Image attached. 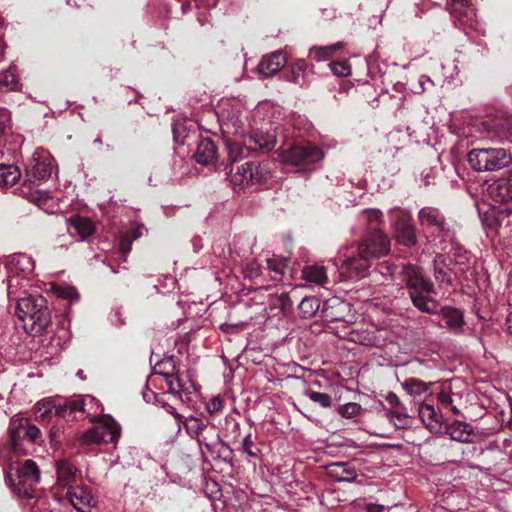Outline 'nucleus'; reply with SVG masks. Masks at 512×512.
I'll return each instance as SVG.
<instances>
[{"mask_svg": "<svg viewBox=\"0 0 512 512\" xmlns=\"http://www.w3.org/2000/svg\"><path fill=\"white\" fill-rule=\"evenodd\" d=\"M16 315L22 322L25 332L34 336L42 334L51 322L47 301L40 295L19 298Z\"/></svg>", "mask_w": 512, "mask_h": 512, "instance_id": "f257e3e1", "label": "nucleus"}, {"mask_svg": "<svg viewBox=\"0 0 512 512\" xmlns=\"http://www.w3.org/2000/svg\"><path fill=\"white\" fill-rule=\"evenodd\" d=\"M40 482V470L35 461L25 460L22 464L10 463L7 469V483L19 497H34L35 486Z\"/></svg>", "mask_w": 512, "mask_h": 512, "instance_id": "f03ea898", "label": "nucleus"}, {"mask_svg": "<svg viewBox=\"0 0 512 512\" xmlns=\"http://www.w3.org/2000/svg\"><path fill=\"white\" fill-rule=\"evenodd\" d=\"M52 170L50 155L45 152H35L27 161L21 193L31 200L38 198L40 192L37 187L51 177Z\"/></svg>", "mask_w": 512, "mask_h": 512, "instance_id": "7ed1b4c3", "label": "nucleus"}, {"mask_svg": "<svg viewBox=\"0 0 512 512\" xmlns=\"http://www.w3.org/2000/svg\"><path fill=\"white\" fill-rule=\"evenodd\" d=\"M468 163L477 172H493L508 167L512 155L503 148H479L468 153Z\"/></svg>", "mask_w": 512, "mask_h": 512, "instance_id": "20e7f679", "label": "nucleus"}, {"mask_svg": "<svg viewBox=\"0 0 512 512\" xmlns=\"http://www.w3.org/2000/svg\"><path fill=\"white\" fill-rule=\"evenodd\" d=\"M93 421L94 426L83 432L78 438L81 446L101 445L118 441L121 428L112 417L105 415Z\"/></svg>", "mask_w": 512, "mask_h": 512, "instance_id": "39448f33", "label": "nucleus"}, {"mask_svg": "<svg viewBox=\"0 0 512 512\" xmlns=\"http://www.w3.org/2000/svg\"><path fill=\"white\" fill-rule=\"evenodd\" d=\"M420 226L431 235L447 238L452 230L443 213L435 207H423L418 212Z\"/></svg>", "mask_w": 512, "mask_h": 512, "instance_id": "423d86ee", "label": "nucleus"}, {"mask_svg": "<svg viewBox=\"0 0 512 512\" xmlns=\"http://www.w3.org/2000/svg\"><path fill=\"white\" fill-rule=\"evenodd\" d=\"M279 157L281 162L284 164L300 166L313 164L322 160L324 158V153L319 147L307 144L292 146L283 150Z\"/></svg>", "mask_w": 512, "mask_h": 512, "instance_id": "0eeeda50", "label": "nucleus"}, {"mask_svg": "<svg viewBox=\"0 0 512 512\" xmlns=\"http://www.w3.org/2000/svg\"><path fill=\"white\" fill-rule=\"evenodd\" d=\"M268 170L265 165L256 162H246L237 168L231 175V182L235 186H245L251 182L262 183L268 180Z\"/></svg>", "mask_w": 512, "mask_h": 512, "instance_id": "6e6552de", "label": "nucleus"}, {"mask_svg": "<svg viewBox=\"0 0 512 512\" xmlns=\"http://www.w3.org/2000/svg\"><path fill=\"white\" fill-rule=\"evenodd\" d=\"M369 268L370 258L358 248L357 255L342 260L340 273L348 279L359 280L368 275Z\"/></svg>", "mask_w": 512, "mask_h": 512, "instance_id": "1a4fd4ad", "label": "nucleus"}, {"mask_svg": "<svg viewBox=\"0 0 512 512\" xmlns=\"http://www.w3.org/2000/svg\"><path fill=\"white\" fill-rule=\"evenodd\" d=\"M359 249L370 259L378 258L389 253L390 241L381 230L370 231L359 244Z\"/></svg>", "mask_w": 512, "mask_h": 512, "instance_id": "9d476101", "label": "nucleus"}, {"mask_svg": "<svg viewBox=\"0 0 512 512\" xmlns=\"http://www.w3.org/2000/svg\"><path fill=\"white\" fill-rule=\"evenodd\" d=\"M403 280L406 282L409 294L412 292L435 293L434 284L424 276L423 270L415 265H406L402 270Z\"/></svg>", "mask_w": 512, "mask_h": 512, "instance_id": "9b49d317", "label": "nucleus"}, {"mask_svg": "<svg viewBox=\"0 0 512 512\" xmlns=\"http://www.w3.org/2000/svg\"><path fill=\"white\" fill-rule=\"evenodd\" d=\"M41 432L38 427L23 422L22 420L13 421L10 429L11 448L13 452H20L22 441L28 440L35 443L40 438Z\"/></svg>", "mask_w": 512, "mask_h": 512, "instance_id": "f8f14e48", "label": "nucleus"}, {"mask_svg": "<svg viewBox=\"0 0 512 512\" xmlns=\"http://www.w3.org/2000/svg\"><path fill=\"white\" fill-rule=\"evenodd\" d=\"M287 62L286 52L284 50H276L261 58L257 70L262 78H269L277 74Z\"/></svg>", "mask_w": 512, "mask_h": 512, "instance_id": "ddd939ff", "label": "nucleus"}, {"mask_svg": "<svg viewBox=\"0 0 512 512\" xmlns=\"http://www.w3.org/2000/svg\"><path fill=\"white\" fill-rule=\"evenodd\" d=\"M66 496L73 507L80 512H87L96 505L91 492L82 486H70Z\"/></svg>", "mask_w": 512, "mask_h": 512, "instance_id": "4468645a", "label": "nucleus"}, {"mask_svg": "<svg viewBox=\"0 0 512 512\" xmlns=\"http://www.w3.org/2000/svg\"><path fill=\"white\" fill-rule=\"evenodd\" d=\"M448 6L455 22H459L462 26L471 24L474 17L471 0H451Z\"/></svg>", "mask_w": 512, "mask_h": 512, "instance_id": "2eb2a0df", "label": "nucleus"}, {"mask_svg": "<svg viewBox=\"0 0 512 512\" xmlns=\"http://www.w3.org/2000/svg\"><path fill=\"white\" fill-rule=\"evenodd\" d=\"M93 397L87 396L83 399L65 401L64 403H57L56 415L59 417H70L75 412L88 413L87 406L96 405Z\"/></svg>", "mask_w": 512, "mask_h": 512, "instance_id": "dca6fc26", "label": "nucleus"}, {"mask_svg": "<svg viewBox=\"0 0 512 512\" xmlns=\"http://www.w3.org/2000/svg\"><path fill=\"white\" fill-rule=\"evenodd\" d=\"M67 225L69 233L72 236L78 235L80 240H85L96 232L95 223L87 217H71L67 220Z\"/></svg>", "mask_w": 512, "mask_h": 512, "instance_id": "f3484780", "label": "nucleus"}, {"mask_svg": "<svg viewBox=\"0 0 512 512\" xmlns=\"http://www.w3.org/2000/svg\"><path fill=\"white\" fill-rule=\"evenodd\" d=\"M8 273L30 277L34 271V261L32 257L19 253L13 255L7 265Z\"/></svg>", "mask_w": 512, "mask_h": 512, "instance_id": "a211bd4d", "label": "nucleus"}, {"mask_svg": "<svg viewBox=\"0 0 512 512\" xmlns=\"http://www.w3.org/2000/svg\"><path fill=\"white\" fill-rule=\"evenodd\" d=\"M56 474H57V483L62 487L73 486L72 484L76 483L78 478V470L75 465L67 460L60 459L56 462Z\"/></svg>", "mask_w": 512, "mask_h": 512, "instance_id": "6ab92c4d", "label": "nucleus"}, {"mask_svg": "<svg viewBox=\"0 0 512 512\" xmlns=\"http://www.w3.org/2000/svg\"><path fill=\"white\" fill-rule=\"evenodd\" d=\"M488 192L495 202L512 205V176L493 183Z\"/></svg>", "mask_w": 512, "mask_h": 512, "instance_id": "aec40b11", "label": "nucleus"}, {"mask_svg": "<svg viewBox=\"0 0 512 512\" xmlns=\"http://www.w3.org/2000/svg\"><path fill=\"white\" fill-rule=\"evenodd\" d=\"M31 278L8 273L7 277V294L11 299L18 302L19 298H26L28 288L31 286Z\"/></svg>", "mask_w": 512, "mask_h": 512, "instance_id": "412c9836", "label": "nucleus"}, {"mask_svg": "<svg viewBox=\"0 0 512 512\" xmlns=\"http://www.w3.org/2000/svg\"><path fill=\"white\" fill-rule=\"evenodd\" d=\"M307 68L308 64L305 60L297 59L290 64L284 78L286 81L302 87L308 83Z\"/></svg>", "mask_w": 512, "mask_h": 512, "instance_id": "4be33fe9", "label": "nucleus"}, {"mask_svg": "<svg viewBox=\"0 0 512 512\" xmlns=\"http://www.w3.org/2000/svg\"><path fill=\"white\" fill-rule=\"evenodd\" d=\"M395 238L398 243L407 247L417 243L415 228L407 219H399L395 223Z\"/></svg>", "mask_w": 512, "mask_h": 512, "instance_id": "5701e85b", "label": "nucleus"}, {"mask_svg": "<svg viewBox=\"0 0 512 512\" xmlns=\"http://www.w3.org/2000/svg\"><path fill=\"white\" fill-rule=\"evenodd\" d=\"M194 158L197 163L202 165L214 164L217 159V150L214 142L209 138L202 139L198 143Z\"/></svg>", "mask_w": 512, "mask_h": 512, "instance_id": "b1692460", "label": "nucleus"}, {"mask_svg": "<svg viewBox=\"0 0 512 512\" xmlns=\"http://www.w3.org/2000/svg\"><path fill=\"white\" fill-rule=\"evenodd\" d=\"M440 316L445 322V327L453 334H460L463 330L464 320L460 310L444 307L441 309Z\"/></svg>", "mask_w": 512, "mask_h": 512, "instance_id": "393cba45", "label": "nucleus"}, {"mask_svg": "<svg viewBox=\"0 0 512 512\" xmlns=\"http://www.w3.org/2000/svg\"><path fill=\"white\" fill-rule=\"evenodd\" d=\"M447 433L454 441L469 443L472 441L474 430L470 424L456 420L447 427Z\"/></svg>", "mask_w": 512, "mask_h": 512, "instance_id": "a878e982", "label": "nucleus"}, {"mask_svg": "<svg viewBox=\"0 0 512 512\" xmlns=\"http://www.w3.org/2000/svg\"><path fill=\"white\" fill-rule=\"evenodd\" d=\"M220 113L223 119V125L227 129L232 128L234 134H238L243 130L244 121L239 107H232L231 112L223 108Z\"/></svg>", "mask_w": 512, "mask_h": 512, "instance_id": "bb28decb", "label": "nucleus"}, {"mask_svg": "<svg viewBox=\"0 0 512 512\" xmlns=\"http://www.w3.org/2000/svg\"><path fill=\"white\" fill-rule=\"evenodd\" d=\"M413 305L422 312L434 314L437 312L438 303L426 292H412L409 294Z\"/></svg>", "mask_w": 512, "mask_h": 512, "instance_id": "cd10ccee", "label": "nucleus"}, {"mask_svg": "<svg viewBox=\"0 0 512 512\" xmlns=\"http://www.w3.org/2000/svg\"><path fill=\"white\" fill-rule=\"evenodd\" d=\"M421 421L430 431H436L440 428V421L435 408L429 404H422L418 409Z\"/></svg>", "mask_w": 512, "mask_h": 512, "instance_id": "c85d7f7f", "label": "nucleus"}, {"mask_svg": "<svg viewBox=\"0 0 512 512\" xmlns=\"http://www.w3.org/2000/svg\"><path fill=\"white\" fill-rule=\"evenodd\" d=\"M360 224L367 226L370 231L381 230L382 213L378 209H366L360 212L358 216Z\"/></svg>", "mask_w": 512, "mask_h": 512, "instance_id": "c756f323", "label": "nucleus"}, {"mask_svg": "<svg viewBox=\"0 0 512 512\" xmlns=\"http://www.w3.org/2000/svg\"><path fill=\"white\" fill-rule=\"evenodd\" d=\"M249 149H263L270 151L275 147L276 139L271 135L255 134L248 137L245 142Z\"/></svg>", "mask_w": 512, "mask_h": 512, "instance_id": "7c9ffc66", "label": "nucleus"}, {"mask_svg": "<svg viewBox=\"0 0 512 512\" xmlns=\"http://www.w3.org/2000/svg\"><path fill=\"white\" fill-rule=\"evenodd\" d=\"M56 405L57 402L49 398L38 401L33 407L35 417L41 420L50 419L56 415Z\"/></svg>", "mask_w": 512, "mask_h": 512, "instance_id": "2f4dec72", "label": "nucleus"}, {"mask_svg": "<svg viewBox=\"0 0 512 512\" xmlns=\"http://www.w3.org/2000/svg\"><path fill=\"white\" fill-rule=\"evenodd\" d=\"M341 48V42L327 46H314L310 49L309 56L315 61L321 62L332 57Z\"/></svg>", "mask_w": 512, "mask_h": 512, "instance_id": "473e14b6", "label": "nucleus"}, {"mask_svg": "<svg viewBox=\"0 0 512 512\" xmlns=\"http://www.w3.org/2000/svg\"><path fill=\"white\" fill-rule=\"evenodd\" d=\"M302 276L305 280L317 285H324L328 279L325 268L318 265L305 267L302 271Z\"/></svg>", "mask_w": 512, "mask_h": 512, "instance_id": "72a5a7b5", "label": "nucleus"}, {"mask_svg": "<svg viewBox=\"0 0 512 512\" xmlns=\"http://www.w3.org/2000/svg\"><path fill=\"white\" fill-rule=\"evenodd\" d=\"M21 177L20 170L14 165H0V187L14 185Z\"/></svg>", "mask_w": 512, "mask_h": 512, "instance_id": "f704fd0d", "label": "nucleus"}, {"mask_svg": "<svg viewBox=\"0 0 512 512\" xmlns=\"http://www.w3.org/2000/svg\"><path fill=\"white\" fill-rule=\"evenodd\" d=\"M267 271L272 273L270 276L274 281H282L287 268V260L284 258L273 257L267 259Z\"/></svg>", "mask_w": 512, "mask_h": 512, "instance_id": "c9c22d12", "label": "nucleus"}, {"mask_svg": "<svg viewBox=\"0 0 512 512\" xmlns=\"http://www.w3.org/2000/svg\"><path fill=\"white\" fill-rule=\"evenodd\" d=\"M387 417L398 429H405L412 425V418L405 412V408L389 410Z\"/></svg>", "mask_w": 512, "mask_h": 512, "instance_id": "e433bc0d", "label": "nucleus"}, {"mask_svg": "<svg viewBox=\"0 0 512 512\" xmlns=\"http://www.w3.org/2000/svg\"><path fill=\"white\" fill-rule=\"evenodd\" d=\"M433 271L436 281L450 285L452 283L447 273V265L443 255H437L433 261Z\"/></svg>", "mask_w": 512, "mask_h": 512, "instance_id": "4c0bfd02", "label": "nucleus"}, {"mask_svg": "<svg viewBox=\"0 0 512 512\" xmlns=\"http://www.w3.org/2000/svg\"><path fill=\"white\" fill-rule=\"evenodd\" d=\"M19 88V79L12 69H8L0 73V90L15 91Z\"/></svg>", "mask_w": 512, "mask_h": 512, "instance_id": "58836bf2", "label": "nucleus"}, {"mask_svg": "<svg viewBox=\"0 0 512 512\" xmlns=\"http://www.w3.org/2000/svg\"><path fill=\"white\" fill-rule=\"evenodd\" d=\"M298 309L302 318L309 319L318 311L319 301L315 297H304L299 303Z\"/></svg>", "mask_w": 512, "mask_h": 512, "instance_id": "ea45409f", "label": "nucleus"}, {"mask_svg": "<svg viewBox=\"0 0 512 512\" xmlns=\"http://www.w3.org/2000/svg\"><path fill=\"white\" fill-rule=\"evenodd\" d=\"M331 467L333 475L339 482H352L357 478L356 471L348 468L344 463H334Z\"/></svg>", "mask_w": 512, "mask_h": 512, "instance_id": "a19ab883", "label": "nucleus"}, {"mask_svg": "<svg viewBox=\"0 0 512 512\" xmlns=\"http://www.w3.org/2000/svg\"><path fill=\"white\" fill-rule=\"evenodd\" d=\"M402 388L412 396H420L427 392L430 383H425L416 378H409L405 380L402 384Z\"/></svg>", "mask_w": 512, "mask_h": 512, "instance_id": "79ce46f5", "label": "nucleus"}, {"mask_svg": "<svg viewBox=\"0 0 512 512\" xmlns=\"http://www.w3.org/2000/svg\"><path fill=\"white\" fill-rule=\"evenodd\" d=\"M227 150L229 160L232 163L237 162L239 159H243L247 156L248 147H244L240 142H227Z\"/></svg>", "mask_w": 512, "mask_h": 512, "instance_id": "37998d69", "label": "nucleus"}, {"mask_svg": "<svg viewBox=\"0 0 512 512\" xmlns=\"http://www.w3.org/2000/svg\"><path fill=\"white\" fill-rule=\"evenodd\" d=\"M304 395L312 402L319 404L322 408H330L332 406V398L327 393L306 389Z\"/></svg>", "mask_w": 512, "mask_h": 512, "instance_id": "c03bdc74", "label": "nucleus"}, {"mask_svg": "<svg viewBox=\"0 0 512 512\" xmlns=\"http://www.w3.org/2000/svg\"><path fill=\"white\" fill-rule=\"evenodd\" d=\"M438 401L444 408H450L453 414H460L459 408L454 404L453 394L450 389H442L438 394Z\"/></svg>", "mask_w": 512, "mask_h": 512, "instance_id": "a18cd8bd", "label": "nucleus"}, {"mask_svg": "<svg viewBox=\"0 0 512 512\" xmlns=\"http://www.w3.org/2000/svg\"><path fill=\"white\" fill-rule=\"evenodd\" d=\"M188 433L196 438L199 443H201L200 435L202 431L206 428V425L197 417L191 416L188 419V423L186 425Z\"/></svg>", "mask_w": 512, "mask_h": 512, "instance_id": "49530a36", "label": "nucleus"}, {"mask_svg": "<svg viewBox=\"0 0 512 512\" xmlns=\"http://www.w3.org/2000/svg\"><path fill=\"white\" fill-rule=\"evenodd\" d=\"M362 407L358 403L349 402L344 405H341L338 408V413L347 419L354 418L358 416L362 412Z\"/></svg>", "mask_w": 512, "mask_h": 512, "instance_id": "de8ad7c7", "label": "nucleus"}, {"mask_svg": "<svg viewBox=\"0 0 512 512\" xmlns=\"http://www.w3.org/2000/svg\"><path fill=\"white\" fill-rule=\"evenodd\" d=\"M241 449L252 458H258L261 454V450L254 444L250 433L243 438Z\"/></svg>", "mask_w": 512, "mask_h": 512, "instance_id": "09e8293b", "label": "nucleus"}, {"mask_svg": "<svg viewBox=\"0 0 512 512\" xmlns=\"http://www.w3.org/2000/svg\"><path fill=\"white\" fill-rule=\"evenodd\" d=\"M243 275L250 280L257 279L262 276V268L257 262L250 261L243 268Z\"/></svg>", "mask_w": 512, "mask_h": 512, "instance_id": "8fccbe9b", "label": "nucleus"}, {"mask_svg": "<svg viewBox=\"0 0 512 512\" xmlns=\"http://www.w3.org/2000/svg\"><path fill=\"white\" fill-rule=\"evenodd\" d=\"M332 73L338 77H347L351 74V67L347 62L330 63Z\"/></svg>", "mask_w": 512, "mask_h": 512, "instance_id": "3c124183", "label": "nucleus"}, {"mask_svg": "<svg viewBox=\"0 0 512 512\" xmlns=\"http://www.w3.org/2000/svg\"><path fill=\"white\" fill-rule=\"evenodd\" d=\"M272 304L275 307H279L282 311L290 309L292 306L289 296L285 293L272 296Z\"/></svg>", "mask_w": 512, "mask_h": 512, "instance_id": "603ef678", "label": "nucleus"}, {"mask_svg": "<svg viewBox=\"0 0 512 512\" xmlns=\"http://www.w3.org/2000/svg\"><path fill=\"white\" fill-rule=\"evenodd\" d=\"M165 379L170 392L176 393L182 390L180 380L177 376L173 374H167Z\"/></svg>", "mask_w": 512, "mask_h": 512, "instance_id": "864d4df0", "label": "nucleus"}, {"mask_svg": "<svg viewBox=\"0 0 512 512\" xmlns=\"http://www.w3.org/2000/svg\"><path fill=\"white\" fill-rule=\"evenodd\" d=\"M209 413H218L223 409V401L219 397H214L207 403Z\"/></svg>", "mask_w": 512, "mask_h": 512, "instance_id": "5fc2aeb1", "label": "nucleus"}, {"mask_svg": "<svg viewBox=\"0 0 512 512\" xmlns=\"http://www.w3.org/2000/svg\"><path fill=\"white\" fill-rule=\"evenodd\" d=\"M57 295L60 298L69 299V300L78 299V297H79L76 290L73 288H70V287L59 288L57 290Z\"/></svg>", "mask_w": 512, "mask_h": 512, "instance_id": "6e6d98bb", "label": "nucleus"}, {"mask_svg": "<svg viewBox=\"0 0 512 512\" xmlns=\"http://www.w3.org/2000/svg\"><path fill=\"white\" fill-rule=\"evenodd\" d=\"M385 399L392 408H395V410L404 408L399 397L394 392H389Z\"/></svg>", "mask_w": 512, "mask_h": 512, "instance_id": "4d7b16f0", "label": "nucleus"}, {"mask_svg": "<svg viewBox=\"0 0 512 512\" xmlns=\"http://www.w3.org/2000/svg\"><path fill=\"white\" fill-rule=\"evenodd\" d=\"M350 340L353 341V342H359L361 344H364V345H369L371 344V340L369 338H366V337H361L357 332L355 331H352L350 333Z\"/></svg>", "mask_w": 512, "mask_h": 512, "instance_id": "13d9d810", "label": "nucleus"}, {"mask_svg": "<svg viewBox=\"0 0 512 512\" xmlns=\"http://www.w3.org/2000/svg\"><path fill=\"white\" fill-rule=\"evenodd\" d=\"M132 240L129 237L123 238L120 243V249L123 254H127L131 250Z\"/></svg>", "mask_w": 512, "mask_h": 512, "instance_id": "bf43d9fd", "label": "nucleus"}, {"mask_svg": "<svg viewBox=\"0 0 512 512\" xmlns=\"http://www.w3.org/2000/svg\"><path fill=\"white\" fill-rule=\"evenodd\" d=\"M385 507L380 504L370 503L366 506L367 512H383Z\"/></svg>", "mask_w": 512, "mask_h": 512, "instance_id": "052dcab7", "label": "nucleus"}, {"mask_svg": "<svg viewBox=\"0 0 512 512\" xmlns=\"http://www.w3.org/2000/svg\"><path fill=\"white\" fill-rule=\"evenodd\" d=\"M8 117L4 114L0 116V137L4 134L6 130V123H7Z\"/></svg>", "mask_w": 512, "mask_h": 512, "instance_id": "680f3d73", "label": "nucleus"}, {"mask_svg": "<svg viewBox=\"0 0 512 512\" xmlns=\"http://www.w3.org/2000/svg\"><path fill=\"white\" fill-rule=\"evenodd\" d=\"M506 326L508 333L512 335V311L508 314L506 318Z\"/></svg>", "mask_w": 512, "mask_h": 512, "instance_id": "e2e57ef3", "label": "nucleus"}, {"mask_svg": "<svg viewBox=\"0 0 512 512\" xmlns=\"http://www.w3.org/2000/svg\"><path fill=\"white\" fill-rule=\"evenodd\" d=\"M4 49L5 45L2 41V35L0 34V61H2V59L4 58Z\"/></svg>", "mask_w": 512, "mask_h": 512, "instance_id": "0e129e2a", "label": "nucleus"}, {"mask_svg": "<svg viewBox=\"0 0 512 512\" xmlns=\"http://www.w3.org/2000/svg\"><path fill=\"white\" fill-rule=\"evenodd\" d=\"M169 408V412L176 418V419H180L181 418V415L179 413H177L173 407L171 406H168Z\"/></svg>", "mask_w": 512, "mask_h": 512, "instance_id": "69168bd1", "label": "nucleus"}, {"mask_svg": "<svg viewBox=\"0 0 512 512\" xmlns=\"http://www.w3.org/2000/svg\"><path fill=\"white\" fill-rule=\"evenodd\" d=\"M424 182H425V185H430L432 183L431 181V177L429 176V174H427L425 177H424Z\"/></svg>", "mask_w": 512, "mask_h": 512, "instance_id": "338daca9", "label": "nucleus"}, {"mask_svg": "<svg viewBox=\"0 0 512 512\" xmlns=\"http://www.w3.org/2000/svg\"><path fill=\"white\" fill-rule=\"evenodd\" d=\"M141 236L140 232H136L133 236L129 237L132 241L136 240L138 237Z\"/></svg>", "mask_w": 512, "mask_h": 512, "instance_id": "774afa93", "label": "nucleus"}]
</instances>
